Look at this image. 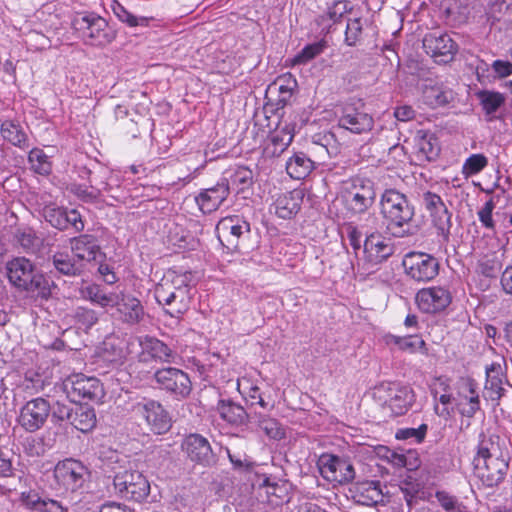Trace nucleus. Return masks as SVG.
Returning a JSON list of instances; mask_svg holds the SVG:
<instances>
[{"instance_id":"nucleus-15","label":"nucleus","mask_w":512,"mask_h":512,"mask_svg":"<svg viewBox=\"0 0 512 512\" xmlns=\"http://www.w3.org/2000/svg\"><path fill=\"white\" fill-rule=\"evenodd\" d=\"M423 48L437 63L452 61L458 51L457 43L441 31L427 33L423 38Z\"/></svg>"},{"instance_id":"nucleus-27","label":"nucleus","mask_w":512,"mask_h":512,"mask_svg":"<svg viewBox=\"0 0 512 512\" xmlns=\"http://www.w3.org/2000/svg\"><path fill=\"white\" fill-rule=\"evenodd\" d=\"M229 194L228 183L220 180L215 186L203 189L195 197V201L204 214H209L216 211Z\"/></svg>"},{"instance_id":"nucleus-5","label":"nucleus","mask_w":512,"mask_h":512,"mask_svg":"<svg viewBox=\"0 0 512 512\" xmlns=\"http://www.w3.org/2000/svg\"><path fill=\"white\" fill-rule=\"evenodd\" d=\"M71 25L87 45L106 46L116 38V32L108 22L94 13L77 14Z\"/></svg>"},{"instance_id":"nucleus-39","label":"nucleus","mask_w":512,"mask_h":512,"mask_svg":"<svg viewBox=\"0 0 512 512\" xmlns=\"http://www.w3.org/2000/svg\"><path fill=\"white\" fill-rule=\"evenodd\" d=\"M84 299L99 305L102 308L114 307L117 302V293H106L99 285L91 284L81 289Z\"/></svg>"},{"instance_id":"nucleus-42","label":"nucleus","mask_w":512,"mask_h":512,"mask_svg":"<svg viewBox=\"0 0 512 512\" xmlns=\"http://www.w3.org/2000/svg\"><path fill=\"white\" fill-rule=\"evenodd\" d=\"M70 424L81 432L90 431L96 424L94 410L86 406H75Z\"/></svg>"},{"instance_id":"nucleus-46","label":"nucleus","mask_w":512,"mask_h":512,"mask_svg":"<svg viewBox=\"0 0 512 512\" xmlns=\"http://www.w3.org/2000/svg\"><path fill=\"white\" fill-rule=\"evenodd\" d=\"M29 162L32 169L41 175H47L51 171V163L42 149L34 148L29 152Z\"/></svg>"},{"instance_id":"nucleus-24","label":"nucleus","mask_w":512,"mask_h":512,"mask_svg":"<svg viewBox=\"0 0 512 512\" xmlns=\"http://www.w3.org/2000/svg\"><path fill=\"white\" fill-rule=\"evenodd\" d=\"M476 388L475 381L470 378L461 379L458 383L457 397L454 401L463 416L473 417L480 408L479 394Z\"/></svg>"},{"instance_id":"nucleus-54","label":"nucleus","mask_w":512,"mask_h":512,"mask_svg":"<svg viewBox=\"0 0 512 512\" xmlns=\"http://www.w3.org/2000/svg\"><path fill=\"white\" fill-rule=\"evenodd\" d=\"M501 269V265L496 258H486L479 261L477 272L487 278H494Z\"/></svg>"},{"instance_id":"nucleus-53","label":"nucleus","mask_w":512,"mask_h":512,"mask_svg":"<svg viewBox=\"0 0 512 512\" xmlns=\"http://www.w3.org/2000/svg\"><path fill=\"white\" fill-rule=\"evenodd\" d=\"M495 206L493 198H490L477 213L482 226L491 231L495 230V222L492 217Z\"/></svg>"},{"instance_id":"nucleus-36","label":"nucleus","mask_w":512,"mask_h":512,"mask_svg":"<svg viewBox=\"0 0 512 512\" xmlns=\"http://www.w3.org/2000/svg\"><path fill=\"white\" fill-rule=\"evenodd\" d=\"M314 169V162L303 152L295 153L286 163L288 175L296 180L306 178Z\"/></svg>"},{"instance_id":"nucleus-9","label":"nucleus","mask_w":512,"mask_h":512,"mask_svg":"<svg viewBox=\"0 0 512 512\" xmlns=\"http://www.w3.org/2000/svg\"><path fill=\"white\" fill-rule=\"evenodd\" d=\"M402 266L407 277L415 282L432 281L439 274V260L425 252L411 251L405 254Z\"/></svg>"},{"instance_id":"nucleus-3","label":"nucleus","mask_w":512,"mask_h":512,"mask_svg":"<svg viewBox=\"0 0 512 512\" xmlns=\"http://www.w3.org/2000/svg\"><path fill=\"white\" fill-rule=\"evenodd\" d=\"M499 437H483L474 457L475 475L486 487L498 486L508 470V462L503 457L498 443Z\"/></svg>"},{"instance_id":"nucleus-28","label":"nucleus","mask_w":512,"mask_h":512,"mask_svg":"<svg viewBox=\"0 0 512 512\" xmlns=\"http://www.w3.org/2000/svg\"><path fill=\"white\" fill-rule=\"evenodd\" d=\"M294 138L293 128L286 124L277 129L267 139L263 153L266 157H279L292 143Z\"/></svg>"},{"instance_id":"nucleus-52","label":"nucleus","mask_w":512,"mask_h":512,"mask_svg":"<svg viewBox=\"0 0 512 512\" xmlns=\"http://www.w3.org/2000/svg\"><path fill=\"white\" fill-rule=\"evenodd\" d=\"M427 429L426 424H421L418 428H402L397 430L395 436L399 440L414 439L415 442L420 443L424 440Z\"/></svg>"},{"instance_id":"nucleus-29","label":"nucleus","mask_w":512,"mask_h":512,"mask_svg":"<svg viewBox=\"0 0 512 512\" xmlns=\"http://www.w3.org/2000/svg\"><path fill=\"white\" fill-rule=\"evenodd\" d=\"M71 249L75 257L83 261H93L102 255L100 245L95 236L83 234L71 239Z\"/></svg>"},{"instance_id":"nucleus-14","label":"nucleus","mask_w":512,"mask_h":512,"mask_svg":"<svg viewBox=\"0 0 512 512\" xmlns=\"http://www.w3.org/2000/svg\"><path fill=\"white\" fill-rule=\"evenodd\" d=\"M154 379L159 388L173 394L177 398H186L192 390V383L187 373L174 368L158 369Z\"/></svg>"},{"instance_id":"nucleus-17","label":"nucleus","mask_w":512,"mask_h":512,"mask_svg":"<svg viewBox=\"0 0 512 512\" xmlns=\"http://www.w3.org/2000/svg\"><path fill=\"white\" fill-rule=\"evenodd\" d=\"M321 475L331 482L348 483L355 477L353 465L344 458L332 454H322L318 460Z\"/></svg>"},{"instance_id":"nucleus-10","label":"nucleus","mask_w":512,"mask_h":512,"mask_svg":"<svg viewBox=\"0 0 512 512\" xmlns=\"http://www.w3.org/2000/svg\"><path fill=\"white\" fill-rule=\"evenodd\" d=\"M338 125L353 134H363L373 129L374 118L361 99H352L342 106Z\"/></svg>"},{"instance_id":"nucleus-34","label":"nucleus","mask_w":512,"mask_h":512,"mask_svg":"<svg viewBox=\"0 0 512 512\" xmlns=\"http://www.w3.org/2000/svg\"><path fill=\"white\" fill-rule=\"evenodd\" d=\"M52 264L55 270L65 276L75 277L83 272V263L66 252H57L52 256Z\"/></svg>"},{"instance_id":"nucleus-33","label":"nucleus","mask_w":512,"mask_h":512,"mask_svg":"<svg viewBox=\"0 0 512 512\" xmlns=\"http://www.w3.org/2000/svg\"><path fill=\"white\" fill-rule=\"evenodd\" d=\"M354 498L365 506H374L383 501V493L380 483L377 481H365L355 487Z\"/></svg>"},{"instance_id":"nucleus-16","label":"nucleus","mask_w":512,"mask_h":512,"mask_svg":"<svg viewBox=\"0 0 512 512\" xmlns=\"http://www.w3.org/2000/svg\"><path fill=\"white\" fill-rule=\"evenodd\" d=\"M51 412V405L42 398L37 397L27 401L20 409L18 423L28 432H35L42 428Z\"/></svg>"},{"instance_id":"nucleus-11","label":"nucleus","mask_w":512,"mask_h":512,"mask_svg":"<svg viewBox=\"0 0 512 512\" xmlns=\"http://www.w3.org/2000/svg\"><path fill=\"white\" fill-rule=\"evenodd\" d=\"M53 474L59 490L73 493L84 486L88 470L78 460L65 459L56 464Z\"/></svg>"},{"instance_id":"nucleus-25","label":"nucleus","mask_w":512,"mask_h":512,"mask_svg":"<svg viewBox=\"0 0 512 512\" xmlns=\"http://www.w3.org/2000/svg\"><path fill=\"white\" fill-rule=\"evenodd\" d=\"M365 235L363 251L370 261L381 263L393 255L394 244L390 239L383 237L378 232H369L367 230Z\"/></svg>"},{"instance_id":"nucleus-60","label":"nucleus","mask_w":512,"mask_h":512,"mask_svg":"<svg viewBox=\"0 0 512 512\" xmlns=\"http://www.w3.org/2000/svg\"><path fill=\"white\" fill-rule=\"evenodd\" d=\"M436 499L447 512H460L457 499L445 491H437Z\"/></svg>"},{"instance_id":"nucleus-62","label":"nucleus","mask_w":512,"mask_h":512,"mask_svg":"<svg viewBox=\"0 0 512 512\" xmlns=\"http://www.w3.org/2000/svg\"><path fill=\"white\" fill-rule=\"evenodd\" d=\"M65 221L67 222V229L73 228L76 232L84 229V222L80 213L75 210H66Z\"/></svg>"},{"instance_id":"nucleus-8","label":"nucleus","mask_w":512,"mask_h":512,"mask_svg":"<svg viewBox=\"0 0 512 512\" xmlns=\"http://www.w3.org/2000/svg\"><path fill=\"white\" fill-rule=\"evenodd\" d=\"M342 199L352 213H365L375 202V184L368 178L353 177L344 183Z\"/></svg>"},{"instance_id":"nucleus-23","label":"nucleus","mask_w":512,"mask_h":512,"mask_svg":"<svg viewBox=\"0 0 512 512\" xmlns=\"http://www.w3.org/2000/svg\"><path fill=\"white\" fill-rule=\"evenodd\" d=\"M440 153L437 137L425 130H418L412 140V155L419 164L434 161Z\"/></svg>"},{"instance_id":"nucleus-19","label":"nucleus","mask_w":512,"mask_h":512,"mask_svg":"<svg viewBox=\"0 0 512 512\" xmlns=\"http://www.w3.org/2000/svg\"><path fill=\"white\" fill-rule=\"evenodd\" d=\"M133 411L142 416L156 434L166 433L171 428L169 413L157 401L144 399L133 406Z\"/></svg>"},{"instance_id":"nucleus-43","label":"nucleus","mask_w":512,"mask_h":512,"mask_svg":"<svg viewBox=\"0 0 512 512\" xmlns=\"http://www.w3.org/2000/svg\"><path fill=\"white\" fill-rule=\"evenodd\" d=\"M227 174L228 177H223L221 180L228 183L229 190L231 186L243 190L252 184L253 172L248 167L238 166Z\"/></svg>"},{"instance_id":"nucleus-40","label":"nucleus","mask_w":512,"mask_h":512,"mask_svg":"<svg viewBox=\"0 0 512 512\" xmlns=\"http://www.w3.org/2000/svg\"><path fill=\"white\" fill-rule=\"evenodd\" d=\"M89 182V187L81 184L72 185L71 192L80 200L87 203H93L100 197L102 190L107 188V183L104 181H97L96 177H91Z\"/></svg>"},{"instance_id":"nucleus-49","label":"nucleus","mask_w":512,"mask_h":512,"mask_svg":"<svg viewBox=\"0 0 512 512\" xmlns=\"http://www.w3.org/2000/svg\"><path fill=\"white\" fill-rule=\"evenodd\" d=\"M488 164L487 158L483 154H472L463 165V173L466 176H472L481 172Z\"/></svg>"},{"instance_id":"nucleus-1","label":"nucleus","mask_w":512,"mask_h":512,"mask_svg":"<svg viewBox=\"0 0 512 512\" xmlns=\"http://www.w3.org/2000/svg\"><path fill=\"white\" fill-rule=\"evenodd\" d=\"M192 279L190 271H169L156 285L155 300L166 314L180 318L189 310L192 301Z\"/></svg>"},{"instance_id":"nucleus-47","label":"nucleus","mask_w":512,"mask_h":512,"mask_svg":"<svg viewBox=\"0 0 512 512\" xmlns=\"http://www.w3.org/2000/svg\"><path fill=\"white\" fill-rule=\"evenodd\" d=\"M326 47L324 41L315 42L306 45L297 55L292 59L293 65L306 64L316 56L320 55Z\"/></svg>"},{"instance_id":"nucleus-21","label":"nucleus","mask_w":512,"mask_h":512,"mask_svg":"<svg viewBox=\"0 0 512 512\" xmlns=\"http://www.w3.org/2000/svg\"><path fill=\"white\" fill-rule=\"evenodd\" d=\"M141 351L138 354L140 362L159 361L162 363H174L177 353L166 343L156 337L145 335L138 338Z\"/></svg>"},{"instance_id":"nucleus-59","label":"nucleus","mask_w":512,"mask_h":512,"mask_svg":"<svg viewBox=\"0 0 512 512\" xmlns=\"http://www.w3.org/2000/svg\"><path fill=\"white\" fill-rule=\"evenodd\" d=\"M75 407L69 404L57 401L53 407H51L52 417L57 418L60 421H68L70 423Z\"/></svg>"},{"instance_id":"nucleus-18","label":"nucleus","mask_w":512,"mask_h":512,"mask_svg":"<svg viewBox=\"0 0 512 512\" xmlns=\"http://www.w3.org/2000/svg\"><path fill=\"white\" fill-rule=\"evenodd\" d=\"M181 449L187 459L194 464L210 467L216 462V456L209 441L201 434L191 433L187 435L181 443Z\"/></svg>"},{"instance_id":"nucleus-22","label":"nucleus","mask_w":512,"mask_h":512,"mask_svg":"<svg viewBox=\"0 0 512 512\" xmlns=\"http://www.w3.org/2000/svg\"><path fill=\"white\" fill-rule=\"evenodd\" d=\"M418 308L428 314L445 310L452 301L450 291L441 286L420 289L415 296Z\"/></svg>"},{"instance_id":"nucleus-61","label":"nucleus","mask_w":512,"mask_h":512,"mask_svg":"<svg viewBox=\"0 0 512 512\" xmlns=\"http://www.w3.org/2000/svg\"><path fill=\"white\" fill-rule=\"evenodd\" d=\"M261 488L265 489V493L268 496H275L279 499H282L286 492V487L284 484L280 485L278 482L268 477L263 480Z\"/></svg>"},{"instance_id":"nucleus-20","label":"nucleus","mask_w":512,"mask_h":512,"mask_svg":"<svg viewBox=\"0 0 512 512\" xmlns=\"http://www.w3.org/2000/svg\"><path fill=\"white\" fill-rule=\"evenodd\" d=\"M216 231L223 245L235 249L239 240L250 233V223L239 215L227 216L218 222Z\"/></svg>"},{"instance_id":"nucleus-44","label":"nucleus","mask_w":512,"mask_h":512,"mask_svg":"<svg viewBox=\"0 0 512 512\" xmlns=\"http://www.w3.org/2000/svg\"><path fill=\"white\" fill-rule=\"evenodd\" d=\"M481 105L485 114L488 116L487 120L493 119V114L504 104L505 97L503 94L494 91H480L478 93Z\"/></svg>"},{"instance_id":"nucleus-57","label":"nucleus","mask_w":512,"mask_h":512,"mask_svg":"<svg viewBox=\"0 0 512 512\" xmlns=\"http://www.w3.org/2000/svg\"><path fill=\"white\" fill-rule=\"evenodd\" d=\"M363 228H364L363 226H361V228H360V227L355 226L352 223H348L345 226V232L347 235V239L349 241V244L351 245V247L353 248V250L355 252L360 250L363 246L362 245V236H363V234H365V231L362 230Z\"/></svg>"},{"instance_id":"nucleus-50","label":"nucleus","mask_w":512,"mask_h":512,"mask_svg":"<svg viewBox=\"0 0 512 512\" xmlns=\"http://www.w3.org/2000/svg\"><path fill=\"white\" fill-rule=\"evenodd\" d=\"M259 428L272 439H281L284 436L277 420L266 416H260L258 420Z\"/></svg>"},{"instance_id":"nucleus-7","label":"nucleus","mask_w":512,"mask_h":512,"mask_svg":"<svg viewBox=\"0 0 512 512\" xmlns=\"http://www.w3.org/2000/svg\"><path fill=\"white\" fill-rule=\"evenodd\" d=\"M113 485L116 493L122 498L141 502L150 493V484L146 477L131 464L119 466L114 472Z\"/></svg>"},{"instance_id":"nucleus-32","label":"nucleus","mask_w":512,"mask_h":512,"mask_svg":"<svg viewBox=\"0 0 512 512\" xmlns=\"http://www.w3.org/2000/svg\"><path fill=\"white\" fill-rule=\"evenodd\" d=\"M216 410L220 417L229 424L242 425L248 420L246 410L230 399H220L217 403Z\"/></svg>"},{"instance_id":"nucleus-13","label":"nucleus","mask_w":512,"mask_h":512,"mask_svg":"<svg viewBox=\"0 0 512 512\" xmlns=\"http://www.w3.org/2000/svg\"><path fill=\"white\" fill-rule=\"evenodd\" d=\"M422 203L428 211L433 226L437 229L444 242L449 241L450 229L452 227V213L448 210L442 198L431 191H426L422 195Z\"/></svg>"},{"instance_id":"nucleus-12","label":"nucleus","mask_w":512,"mask_h":512,"mask_svg":"<svg viewBox=\"0 0 512 512\" xmlns=\"http://www.w3.org/2000/svg\"><path fill=\"white\" fill-rule=\"evenodd\" d=\"M64 388L67 397L74 403L82 400H99L104 395L101 382L95 377H87L83 374H78L67 379L64 382Z\"/></svg>"},{"instance_id":"nucleus-41","label":"nucleus","mask_w":512,"mask_h":512,"mask_svg":"<svg viewBox=\"0 0 512 512\" xmlns=\"http://www.w3.org/2000/svg\"><path fill=\"white\" fill-rule=\"evenodd\" d=\"M114 15L129 27H147L154 20L152 16H136L119 2L112 5Z\"/></svg>"},{"instance_id":"nucleus-38","label":"nucleus","mask_w":512,"mask_h":512,"mask_svg":"<svg viewBox=\"0 0 512 512\" xmlns=\"http://www.w3.org/2000/svg\"><path fill=\"white\" fill-rule=\"evenodd\" d=\"M0 131L3 139L12 145L22 149L29 147L28 136L19 123L6 120L1 124Z\"/></svg>"},{"instance_id":"nucleus-63","label":"nucleus","mask_w":512,"mask_h":512,"mask_svg":"<svg viewBox=\"0 0 512 512\" xmlns=\"http://www.w3.org/2000/svg\"><path fill=\"white\" fill-rule=\"evenodd\" d=\"M19 244L27 251H34L38 245V238L32 231H23L17 236Z\"/></svg>"},{"instance_id":"nucleus-58","label":"nucleus","mask_w":512,"mask_h":512,"mask_svg":"<svg viewBox=\"0 0 512 512\" xmlns=\"http://www.w3.org/2000/svg\"><path fill=\"white\" fill-rule=\"evenodd\" d=\"M384 457L388 460L396 468H407L408 470H413L416 468V465L408 462V458L403 453H398L389 449H386Z\"/></svg>"},{"instance_id":"nucleus-6","label":"nucleus","mask_w":512,"mask_h":512,"mask_svg":"<svg viewBox=\"0 0 512 512\" xmlns=\"http://www.w3.org/2000/svg\"><path fill=\"white\" fill-rule=\"evenodd\" d=\"M373 397L389 410L391 416L404 415L415 402L413 389L395 382H382L375 386Z\"/></svg>"},{"instance_id":"nucleus-30","label":"nucleus","mask_w":512,"mask_h":512,"mask_svg":"<svg viewBox=\"0 0 512 512\" xmlns=\"http://www.w3.org/2000/svg\"><path fill=\"white\" fill-rule=\"evenodd\" d=\"M21 502L27 509L36 512H67V508L62 506L60 502L48 497H42L34 490L22 492Z\"/></svg>"},{"instance_id":"nucleus-31","label":"nucleus","mask_w":512,"mask_h":512,"mask_svg":"<svg viewBox=\"0 0 512 512\" xmlns=\"http://www.w3.org/2000/svg\"><path fill=\"white\" fill-rule=\"evenodd\" d=\"M303 197V192L297 189L280 195L274 203L276 215L282 219H291L300 210Z\"/></svg>"},{"instance_id":"nucleus-64","label":"nucleus","mask_w":512,"mask_h":512,"mask_svg":"<svg viewBox=\"0 0 512 512\" xmlns=\"http://www.w3.org/2000/svg\"><path fill=\"white\" fill-rule=\"evenodd\" d=\"M491 68L496 76L505 78L512 74V63L504 60L493 61Z\"/></svg>"},{"instance_id":"nucleus-56","label":"nucleus","mask_w":512,"mask_h":512,"mask_svg":"<svg viewBox=\"0 0 512 512\" xmlns=\"http://www.w3.org/2000/svg\"><path fill=\"white\" fill-rule=\"evenodd\" d=\"M350 10V2L345 0H339L333 2V4L328 7L326 15L328 19L331 20L333 23H337Z\"/></svg>"},{"instance_id":"nucleus-2","label":"nucleus","mask_w":512,"mask_h":512,"mask_svg":"<svg viewBox=\"0 0 512 512\" xmlns=\"http://www.w3.org/2000/svg\"><path fill=\"white\" fill-rule=\"evenodd\" d=\"M380 212L387 230L395 237L413 234L415 208L407 196L396 189H386L380 199Z\"/></svg>"},{"instance_id":"nucleus-45","label":"nucleus","mask_w":512,"mask_h":512,"mask_svg":"<svg viewBox=\"0 0 512 512\" xmlns=\"http://www.w3.org/2000/svg\"><path fill=\"white\" fill-rule=\"evenodd\" d=\"M66 210L67 209L57 207L55 205H46L42 210V216L52 227L57 228L59 230H66Z\"/></svg>"},{"instance_id":"nucleus-26","label":"nucleus","mask_w":512,"mask_h":512,"mask_svg":"<svg viewBox=\"0 0 512 512\" xmlns=\"http://www.w3.org/2000/svg\"><path fill=\"white\" fill-rule=\"evenodd\" d=\"M114 307L119 314V319L128 325L140 323L145 315L141 301L131 294L123 292L117 294V302Z\"/></svg>"},{"instance_id":"nucleus-51","label":"nucleus","mask_w":512,"mask_h":512,"mask_svg":"<svg viewBox=\"0 0 512 512\" xmlns=\"http://www.w3.org/2000/svg\"><path fill=\"white\" fill-rule=\"evenodd\" d=\"M394 343L399 346L400 349L410 352H416L425 347L424 340L417 335H410L406 337L394 336Z\"/></svg>"},{"instance_id":"nucleus-35","label":"nucleus","mask_w":512,"mask_h":512,"mask_svg":"<svg viewBox=\"0 0 512 512\" xmlns=\"http://www.w3.org/2000/svg\"><path fill=\"white\" fill-rule=\"evenodd\" d=\"M505 392L503 374L500 365L492 364L486 368L485 396L492 401L499 400Z\"/></svg>"},{"instance_id":"nucleus-4","label":"nucleus","mask_w":512,"mask_h":512,"mask_svg":"<svg viewBox=\"0 0 512 512\" xmlns=\"http://www.w3.org/2000/svg\"><path fill=\"white\" fill-rule=\"evenodd\" d=\"M9 282L19 290L37 293L43 299L51 296L52 287L56 285L47 279L43 274L36 272L30 260L24 257H17L6 265Z\"/></svg>"},{"instance_id":"nucleus-55","label":"nucleus","mask_w":512,"mask_h":512,"mask_svg":"<svg viewBox=\"0 0 512 512\" xmlns=\"http://www.w3.org/2000/svg\"><path fill=\"white\" fill-rule=\"evenodd\" d=\"M362 34V25L359 18L348 21L345 31V43L348 46L356 45Z\"/></svg>"},{"instance_id":"nucleus-48","label":"nucleus","mask_w":512,"mask_h":512,"mask_svg":"<svg viewBox=\"0 0 512 512\" xmlns=\"http://www.w3.org/2000/svg\"><path fill=\"white\" fill-rule=\"evenodd\" d=\"M72 317L78 325L85 329H90L99 319L95 310L82 306L73 310Z\"/></svg>"},{"instance_id":"nucleus-37","label":"nucleus","mask_w":512,"mask_h":512,"mask_svg":"<svg viewBox=\"0 0 512 512\" xmlns=\"http://www.w3.org/2000/svg\"><path fill=\"white\" fill-rule=\"evenodd\" d=\"M453 99V92L442 86H425L422 91V101L430 108L445 106Z\"/></svg>"}]
</instances>
